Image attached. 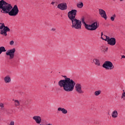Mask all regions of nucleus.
I'll list each match as a JSON object with an SVG mask.
<instances>
[{
    "label": "nucleus",
    "mask_w": 125,
    "mask_h": 125,
    "mask_svg": "<svg viewBox=\"0 0 125 125\" xmlns=\"http://www.w3.org/2000/svg\"><path fill=\"white\" fill-rule=\"evenodd\" d=\"M120 1H124V0H120Z\"/></svg>",
    "instance_id": "38"
},
{
    "label": "nucleus",
    "mask_w": 125,
    "mask_h": 125,
    "mask_svg": "<svg viewBox=\"0 0 125 125\" xmlns=\"http://www.w3.org/2000/svg\"><path fill=\"white\" fill-rule=\"evenodd\" d=\"M14 44V41H11L10 42V45H13Z\"/></svg>",
    "instance_id": "31"
},
{
    "label": "nucleus",
    "mask_w": 125,
    "mask_h": 125,
    "mask_svg": "<svg viewBox=\"0 0 125 125\" xmlns=\"http://www.w3.org/2000/svg\"><path fill=\"white\" fill-rule=\"evenodd\" d=\"M4 82L5 83H9L11 82V78L9 75H7L4 78Z\"/></svg>",
    "instance_id": "14"
},
{
    "label": "nucleus",
    "mask_w": 125,
    "mask_h": 125,
    "mask_svg": "<svg viewBox=\"0 0 125 125\" xmlns=\"http://www.w3.org/2000/svg\"><path fill=\"white\" fill-rule=\"evenodd\" d=\"M57 7L61 10H67L68 6H67V3L63 2L60 3L58 5Z\"/></svg>",
    "instance_id": "9"
},
{
    "label": "nucleus",
    "mask_w": 125,
    "mask_h": 125,
    "mask_svg": "<svg viewBox=\"0 0 125 125\" xmlns=\"http://www.w3.org/2000/svg\"><path fill=\"white\" fill-rule=\"evenodd\" d=\"M83 2H79L77 4V7L78 8H83Z\"/></svg>",
    "instance_id": "21"
},
{
    "label": "nucleus",
    "mask_w": 125,
    "mask_h": 125,
    "mask_svg": "<svg viewBox=\"0 0 125 125\" xmlns=\"http://www.w3.org/2000/svg\"><path fill=\"white\" fill-rule=\"evenodd\" d=\"M102 36H103V32H102V33H101V38H102Z\"/></svg>",
    "instance_id": "37"
},
{
    "label": "nucleus",
    "mask_w": 125,
    "mask_h": 125,
    "mask_svg": "<svg viewBox=\"0 0 125 125\" xmlns=\"http://www.w3.org/2000/svg\"><path fill=\"white\" fill-rule=\"evenodd\" d=\"M84 26L86 30H88L89 31H92L91 24H88L86 23Z\"/></svg>",
    "instance_id": "19"
},
{
    "label": "nucleus",
    "mask_w": 125,
    "mask_h": 125,
    "mask_svg": "<svg viewBox=\"0 0 125 125\" xmlns=\"http://www.w3.org/2000/svg\"><path fill=\"white\" fill-rule=\"evenodd\" d=\"M64 80H61L58 82L60 87H63V90L66 92H72L75 88L76 82L72 79L67 78L66 76H62Z\"/></svg>",
    "instance_id": "1"
},
{
    "label": "nucleus",
    "mask_w": 125,
    "mask_h": 125,
    "mask_svg": "<svg viewBox=\"0 0 125 125\" xmlns=\"http://www.w3.org/2000/svg\"><path fill=\"white\" fill-rule=\"evenodd\" d=\"M115 18H116V14H114L112 17H111L110 20L111 21H114Z\"/></svg>",
    "instance_id": "26"
},
{
    "label": "nucleus",
    "mask_w": 125,
    "mask_h": 125,
    "mask_svg": "<svg viewBox=\"0 0 125 125\" xmlns=\"http://www.w3.org/2000/svg\"><path fill=\"white\" fill-rule=\"evenodd\" d=\"M13 101H14L15 106H16V107H17V106H19L20 105V102H19V101H18V100L13 99Z\"/></svg>",
    "instance_id": "22"
},
{
    "label": "nucleus",
    "mask_w": 125,
    "mask_h": 125,
    "mask_svg": "<svg viewBox=\"0 0 125 125\" xmlns=\"http://www.w3.org/2000/svg\"><path fill=\"white\" fill-rule=\"evenodd\" d=\"M0 9H1V12L4 14H9L10 11L12 9L11 4L5 2L4 0L0 1Z\"/></svg>",
    "instance_id": "2"
},
{
    "label": "nucleus",
    "mask_w": 125,
    "mask_h": 125,
    "mask_svg": "<svg viewBox=\"0 0 125 125\" xmlns=\"http://www.w3.org/2000/svg\"><path fill=\"white\" fill-rule=\"evenodd\" d=\"M5 51H6V50L5 49V47H4L3 46L0 47V52H5Z\"/></svg>",
    "instance_id": "25"
},
{
    "label": "nucleus",
    "mask_w": 125,
    "mask_h": 125,
    "mask_svg": "<svg viewBox=\"0 0 125 125\" xmlns=\"http://www.w3.org/2000/svg\"><path fill=\"white\" fill-rule=\"evenodd\" d=\"M2 53V52H0V54H1V53Z\"/></svg>",
    "instance_id": "39"
},
{
    "label": "nucleus",
    "mask_w": 125,
    "mask_h": 125,
    "mask_svg": "<svg viewBox=\"0 0 125 125\" xmlns=\"http://www.w3.org/2000/svg\"><path fill=\"white\" fill-rule=\"evenodd\" d=\"M15 51H16L15 48L9 49L6 52V55L9 56V59H13V58H14V53H15Z\"/></svg>",
    "instance_id": "7"
},
{
    "label": "nucleus",
    "mask_w": 125,
    "mask_h": 125,
    "mask_svg": "<svg viewBox=\"0 0 125 125\" xmlns=\"http://www.w3.org/2000/svg\"><path fill=\"white\" fill-rule=\"evenodd\" d=\"M9 125H14V121H11Z\"/></svg>",
    "instance_id": "33"
},
{
    "label": "nucleus",
    "mask_w": 125,
    "mask_h": 125,
    "mask_svg": "<svg viewBox=\"0 0 125 125\" xmlns=\"http://www.w3.org/2000/svg\"><path fill=\"white\" fill-rule=\"evenodd\" d=\"M116 38H111L108 41V42H107L108 44L110 45L114 46L116 44Z\"/></svg>",
    "instance_id": "13"
},
{
    "label": "nucleus",
    "mask_w": 125,
    "mask_h": 125,
    "mask_svg": "<svg viewBox=\"0 0 125 125\" xmlns=\"http://www.w3.org/2000/svg\"><path fill=\"white\" fill-rule=\"evenodd\" d=\"M19 12V9H18V6H17V5H15L14 6L13 8L11 9L8 14L10 16H16Z\"/></svg>",
    "instance_id": "6"
},
{
    "label": "nucleus",
    "mask_w": 125,
    "mask_h": 125,
    "mask_svg": "<svg viewBox=\"0 0 125 125\" xmlns=\"http://www.w3.org/2000/svg\"><path fill=\"white\" fill-rule=\"evenodd\" d=\"M3 30L4 33V36L6 37L7 36V32H10V29L8 27L5 26L4 23L1 24V25L0 26V30Z\"/></svg>",
    "instance_id": "8"
},
{
    "label": "nucleus",
    "mask_w": 125,
    "mask_h": 125,
    "mask_svg": "<svg viewBox=\"0 0 125 125\" xmlns=\"http://www.w3.org/2000/svg\"><path fill=\"white\" fill-rule=\"evenodd\" d=\"M75 85V90L77 93L79 94H82L83 93V91L82 89V85L80 83H77Z\"/></svg>",
    "instance_id": "10"
},
{
    "label": "nucleus",
    "mask_w": 125,
    "mask_h": 125,
    "mask_svg": "<svg viewBox=\"0 0 125 125\" xmlns=\"http://www.w3.org/2000/svg\"><path fill=\"white\" fill-rule=\"evenodd\" d=\"M54 3H55V2H54V1H52L51 2V4H53H53H54Z\"/></svg>",
    "instance_id": "34"
},
{
    "label": "nucleus",
    "mask_w": 125,
    "mask_h": 125,
    "mask_svg": "<svg viewBox=\"0 0 125 125\" xmlns=\"http://www.w3.org/2000/svg\"><path fill=\"white\" fill-rule=\"evenodd\" d=\"M1 24H2V23H0V25H1Z\"/></svg>",
    "instance_id": "40"
},
{
    "label": "nucleus",
    "mask_w": 125,
    "mask_h": 125,
    "mask_svg": "<svg viewBox=\"0 0 125 125\" xmlns=\"http://www.w3.org/2000/svg\"><path fill=\"white\" fill-rule=\"evenodd\" d=\"M115 0H113L114 1H115Z\"/></svg>",
    "instance_id": "42"
},
{
    "label": "nucleus",
    "mask_w": 125,
    "mask_h": 125,
    "mask_svg": "<svg viewBox=\"0 0 125 125\" xmlns=\"http://www.w3.org/2000/svg\"><path fill=\"white\" fill-rule=\"evenodd\" d=\"M81 21H82L83 24H84V25H85V24H86V23H85V21H84V18H83V17L82 18V20H81Z\"/></svg>",
    "instance_id": "29"
},
{
    "label": "nucleus",
    "mask_w": 125,
    "mask_h": 125,
    "mask_svg": "<svg viewBox=\"0 0 125 125\" xmlns=\"http://www.w3.org/2000/svg\"><path fill=\"white\" fill-rule=\"evenodd\" d=\"M121 99L125 101V92H123L122 94Z\"/></svg>",
    "instance_id": "27"
},
{
    "label": "nucleus",
    "mask_w": 125,
    "mask_h": 125,
    "mask_svg": "<svg viewBox=\"0 0 125 125\" xmlns=\"http://www.w3.org/2000/svg\"><path fill=\"white\" fill-rule=\"evenodd\" d=\"M78 11L76 9H72L67 13V16L69 20H73L76 19V16H77V13Z\"/></svg>",
    "instance_id": "5"
},
{
    "label": "nucleus",
    "mask_w": 125,
    "mask_h": 125,
    "mask_svg": "<svg viewBox=\"0 0 125 125\" xmlns=\"http://www.w3.org/2000/svg\"><path fill=\"white\" fill-rule=\"evenodd\" d=\"M99 12L100 15H101V17L103 18H104L105 20H107V15H106V12L104 11V10L102 9H99Z\"/></svg>",
    "instance_id": "11"
},
{
    "label": "nucleus",
    "mask_w": 125,
    "mask_h": 125,
    "mask_svg": "<svg viewBox=\"0 0 125 125\" xmlns=\"http://www.w3.org/2000/svg\"><path fill=\"white\" fill-rule=\"evenodd\" d=\"M72 23L71 27L75 30H81L82 29V21L77 19L70 20Z\"/></svg>",
    "instance_id": "3"
},
{
    "label": "nucleus",
    "mask_w": 125,
    "mask_h": 125,
    "mask_svg": "<svg viewBox=\"0 0 125 125\" xmlns=\"http://www.w3.org/2000/svg\"><path fill=\"white\" fill-rule=\"evenodd\" d=\"M33 119L35 121L36 124L38 125L42 123V117L40 116H35L33 117Z\"/></svg>",
    "instance_id": "12"
},
{
    "label": "nucleus",
    "mask_w": 125,
    "mask_h": 125,
    "mask_svg": "<svg viewBox=\"0 0 125 125\" xmlns=\"http://www.w3.org/2000/svg\"><path fill=\"white\" fill-rule=\"evenodd\" d=\"M101 39L103 40V41H105V42H107V43L108 42V41H110L111 38L109 36H105V39H104L103 38V37H101Z\"/></svg>",
    "instance_id": "23"
},
{
    "label": "nucleus",
    "mask_w": 125,
    "mask_h": 125,
    "mask_svg": "<svg viewBox=\"0 0 125 125\" xmlns=\"http://www.w3.org/2000/svg\"><path fill=\"white\" fill-rule=\"evenodd\" d=\"M58 111L62 112V113L64 115H66V114H67L68 113L67 109L62 107H59L58 108Z\"/></svg>",
    "instance_id": "15"
},
{
    "label": "nucleus",
    "mask_w": 125,
    "mask_h": 125,
    "mask_svg": "<svg viewBox=\"0 0 125 125\" xmlns=\"http://www.w3.org/2000/svg\"><path fill=\"white\" fill-rule=\"evenodd\" d=\"M93 63H94L95 65H96L97 66H100V61L97 59L95 58L93 60Z\"/></svg>",
    "instance_id": "17"
},
{
    "label": "nucleus",
    "mask_w": 125,
    "mask_h": 125,
    "mask_svg": "<svg viewBox=\"0 0 125 125\" xmlns=\"http://www.w3.org/2000/svg\"><path fill=\"white\" fill-rule=\"evenodd\" d=\"M111 117L113 118H118V111L114 110L111 114Z\"/></svg>",
    "instance_id": "18"
},
{
    "label": "nucleus",
    "mask_w": 125,
    "mask_h": 125,
    "mask_svg": "<svg viewBox=\"0 0 125 125\" xmlns=\"http://www.w3.org/2000/svg\"><path fill=\"white\" fill-rule=\"evenodd\" d=\"M91 26L92 27V31H95L96 29L98 27V25H97V22H95L91 24Z\"/></svg>",
    "instance_id": "16"
},
{
    "label": "nucleus",
    "mask_w": 125,
    "mask_h": 125,
    "mask_svg": "<svg viewBox=\"0 0 125 125\" xmlns=\"http://www.w3.org/2000/svg\"><path fill=\"white\" fill-rule=\"evenodd\" d=\"M22 105L25 106L26 105H28V101H25L23 103Z\"/></svg>",
    "instance_id": "30"
},
{
    "label": "nucleus",
    "mask_w": 125,
    "mask_h": 125,
    "mask_svg": "<svg viewBox=\"0 0 125 125\" xmlns=\"http://www.w3.org/2000/svg\"><path fill=\"white\" fill-rule=\"evenodd\" d=\"M51 30H52V31H55L56 29L55 28H52Z\"/></svg>",
    "instance_id": "35"
},
{
    "label": "nucleus",
    "mask_w": 125,
    "mask_h": 125,
    "mask_svg": "<svg viewBox=\"0 0 125 125\" xmlns=\"http://www.w3.org/2000/svg\"><path fill=\"white\" fill-rule=\"evenodd\" d=\"M0 34L4 36V31H3V29L0 31Z\"/></svg>",
    "instance_id": "32"
},
{
    "label": "nucleus",
    "mask_w": 125,
    "mask_h": 125,
    "mask_svg": "<svg viewBox=\"0 0 125 125\" xmlns=\"http://www.w3.org/2000/svg\"><path fill=\"white\" fill-rule=\"evenodd\" d=\"M4 108V104H0V109H1V110H3Z\"/></svg>",
    "instance_id": "28"
},
{
    "label": "nucleus",
    "mask_w": 125,
    "mask_h": 125,
    "mask_svg": "<svg viewBox=\"0 0 125 125\" xmlns=\"http://www.w3.org/2000/svg\"><path fill=\"white\" fill-rule=\"evenodd\" d=\"M100 94H101V90L96 91L94 92V95L95 96H98V95H100Z\"/></svg>",
    "instance_id": "24"
},
{
    "label": "nucleus",
    "mask_w": 125,
    "mask_h": 125,
    "mask_svg": "<svg viewBox=\"0 0 125 125\" xmlns=\"http://www.w3.org/2000/svg\"><path fill=\"white\" fill-rule=\"evenodd\" d=\"M122 58H125V55H123L122 56Z\"/></svg>",
    "instance_id": "36"
},
{
    "label": "nucleus",
    "mask_w": 125,
    "mask_h": 125,
    "mask_svg": "<svg viewBox=\"0 0 125 125\" xmlns=\"http://www.w3.org/2000/svg\"><path fill=\"white\" fill-rule=\"evenodd\" d=\"M40 125H43L40 124Z\"/></svg>",
    "instance_id": "41"
},
{
    "label": "nucleus",
    "mask_w": 125,
    "mask_h": 125,
    "mask_svg": "<svg viewBox=\"0 0 125 125\" xmlns=\"http://www.w3.org/2000/svg\"><path fill=\"white\" fill-rule=\"evenodd\" d=\"M103 68H104L105 70H113V69L114 68V65H113V63L108 61L104 62L103 64Z\"/></svg>",
    "instance_id": "4"
},
{
    "label": "nucleus",
    "mask_w": 125,
    "mask_h": 125,
    "mask_svg": "<svg viewBox=\"0 0 125 125\" xmlns=\"http://www.w3.org/2000/svg\"><path fill=\"white\" fill-rule=\"evenodd\" d=\"M100 50L102 52H107L108 51V47H105L104 46H102L100 47Z\"/></svg>",
    "instance_id": "20"
}]
</instances>
